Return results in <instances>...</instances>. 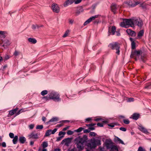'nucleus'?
I'll return each mask as SVG.
<instances>
[{
    "label": "nucleus",
    "instance_id": "obj_1",
    "mask_svg": "<svg viewBox=\"0 0 151 151\" xmlns=\"http://www.w3.org/2000/svg\"><path fill=\"white\" fill-rule=\"evenodd\" d=\"M75 141L78 151L83 150L84 145L86 147V151H91L101 145V139L92 137L88 139V136L86 134L83 135L82 137L78 136L75 139Z\"/></svg>",
    "mask_w": 151,
    "mask_h": 151
},
{
    "label": "nucleus",
    "instance_id": "obj_2",
    "mask_svg": "<svg viewBox=\"0 0 151 151\" xmlns=\"http://www.w3.org/2000/svg\"><path fill=\"white\" fill-rule=\"evenodd\" d=\"M104 146L103 147H99L100 149L99 151H105L104 147L107 150H109V151H119L120 150L119 147L115 145L114 143L110 139H107L105 140V142L103 144Z\"/></svg>",
    "mask_w": 151,
    "mask_h": 151
},
{
    "label": "nucleus",
    "instance_id": "obj_3",
    "mask_svg": "<svg viewBox=\"0 0 151 151\" xmlns=\"http://www.w3.org/2000/svg\"><path fill=\"white\" fill-rule=\"evenodd\" d=\"M48 97L45 96L43 97V98L45 99L46 100H48L52 99L55 101H60L61 100L60 98V95L58 92L53 90H50L48 91Z\"/></svg>",
    "mask_w": 151,
    "mask_h": 151
},
{
    "label": "nucleus",
    "instance_id": "obj_4",
    "mask_svg": "<svg viewBox=\"0 0 151 151\" xmlns=\"http://www.w3.org/2000/svg\"><path fill=\"white\" fill-rule=\"evenodd\" d=\"M134 18L123 19V22L120 23V26L125 28L128 27V26L132 27H133L134 26Z\"/></svg>",
    "mask_w": 151,
    "mask_h": 151
},
{
    "label": "nucleus",
    "instance_id": "obj_5",
    "mask_svg": "<svg viewBox=\"0 0 151 151\" xmlns=\"http://www.w3.org/2000/svg\"><path fill=\"white\" fill-rule=\"evenodd\" d=\"M108 47L111 48L112 50H116V53L118 55H119L120 47L118 42H115L111 43L109 44Z\"/></svg>",
    "mask_w": 151,
    "mask_h": 151
},
{
    "label": "nucleus",
    "instance_id": "obj_6",
    "mask_svg": "<svg viewBox=\"0 0 151 151\" xmlns=\"http://www.w3.org/2000/svg\"><path fill=\"white\" fill-rule=\"evenodd\" d=\"M134 26L135 25L138 26V27L141 28L142 27L143 23L142 19L139 18H134Z\"/></svg>",
    "mask_w": 151,
    "mask_h": 151
},
{
    "label": "nucleus",
    "instance_id": "obj_7",
    "mask_svg": "<svg viewBox=\"0 0 151 151\" xmlns=\"http://www.w3.org/2000/svg\"><path fill=\"white\" fill-rule=\"evenodd\" d=\"M124 3L127 5L129 7H134L136 6L139 4V1L135 2V3H134L131 1H126L124 2Z\"/></svg>",
    "mask_w": 151,
    "mask_h": 151
},
{
    "label": "nucleus",
    "instance_id": "obj_8",
    "mask_svg": "<svg viewBox=\"0 0 151 151\" xmlns=\"http://www.w3.org/2000/svg\"><path fill=\"white\" fill-rule=\"evenodd\" d=\"M116 28L114 26H113L111 27H109L108 31V36L111 35H114L115 33Z\"/></svg>",
    "mask_w": 151,
    "mask_h": 151
},
{
    "label": "nucleus",
    "instance_id": "obj_9",
    "mask_svg": "<svg viewBox=\"0 0 151 151\" xmlns=\"http://www.w3.org/2000/svg\"><path fill=\"white\" fill-rule=\"evenodd\" d=\"M141 50H132L131 54L130 55V57L131 58H133L134 56H139L142 53Z\"/></svg>",
    "mask_w": 151,
    "mask_h": 151
},
{
    "label": "nucleus",
    "instance_id": "obj_10",
    "mask_svg": "<svg viewBox=\"0 0 151 151\" xmlns=\"http://www.w3.org/2000/svg\"><path fill=\"white\" fill-rule=\"evenodd\" d=\"M52 8L54 12L58 13L60 12V8L58 5L56 4L53 3L52 5Z\"/></svg>",
    "mask_w": 151,
    "mask_h": 151
},
{
    "label": "nucleus",
    "instance_id": "obj_11",
    "mask_svg": "<svg viewBox=\"0 0 151 151\" xmlns=\"http://www.w3.org/2000/svg\"><path fill=\"white\" fill-rule=\"evenodd\" d=\"M40 134L39 132H37L35 133L34 132H31L29 135L30 138H32L35 139H38V136Z\"/></svg>",
    "mask_w": 151,
    "mask_h": 151
},
{
    "label": "nucleus",
    "instance_id": "obj_12",
    "mask_svg": "<svg viewBox=\"0 0 151 151\" xmlns=\"http://www.w3.org/2000/svg\"><path fill=\"white\" fill-rule=\"evenodd\" d=\"M126 32L128 35L134 37L136 35V32L130 29H127Z\"/></svg>",
    "mask_w": 151,
    "mask_h": 151
},
{
    "label": "nucleus",
    "instance_id": "obj_13",
    "mask_svg": "<svg viewBox=\"0 0 151 151\" xmlns=\"http://www.w3.org/2000/svg\"><path fill=\"white\" fill-rule=\"evenodd\" d=\"M71 142V138H68L63 139L61 142V143L62 144H65V145L67 146H68Z\"/></svg>",
    "mask_w": 151,
    "mask_h": 151
},
{
    "label": "nucleus",
    "instance_id": "obj_14",
    "mask_svg": "<svg viewBox=\"0 0 151 151\" xmlns=\"http://www.w3.org/2000/svg\"><path fill=\"white\" fill-rule=\"evenodd\" d=\"M140 116V115L139 113H134L131 116L129 117V118L135 120H137L139 118Z\"/></svg>",
    "mask_w": 151,
    "mask_h": 151
},
{
    "label": "nucleus",
    "instance_id": "obj_15",
    "mask_svg": "<svg viewBox=\"0 0 151 151\" xmlns=\"http://www.w3.org/2000/svg\"><path fill=\"white\" fill-rule=\"evenodd\" d=\"M114 141L116 143H118L122 145H124V143L123 140L117 136H115V137L114 139Z\"/></svg>",
    "mask_w": 151,
    "mask_h": 151
},
{
    "label": "nucleus",
    "instance_id": "obj_16",
    "mask_svg": "<svg viewBox=\"0 0 151 151\" xmlns=\"http://www.w3.org/2000/svg\"><path fill=\"white\" fill-rule=\"evenodd\" d=\"M138 129L140 131L145 134H147L149 133L147 129L142 126H139Z\"/></svg>",
    "mask_w": 151,
    "mask_h": 151
},
{
    "label": "nucleus",
    "instance_id": "obj_17",
    "mask_svg": "<svg viewBox=\"0 0 151 151\" xmlns=\"http://www.w3.org/2000/svg\"><path fill=\"white\" fill-rule=\"evenodd\" d=\"M75 0H66L63 4V6L66 7L69 5L72 4L74 2Z\"/></svg>",
    "mask_w": 151,
    "mask_h": 151
},
{
    "label": "nucleus",
    "instance_id": "obj_18",
    "mask_svg": "<svg viewBox=\"0 0 151 151\" xmlns=\"http://www.w3.org/2000/svg\"><path fill=\"white\" fill-rule=\"evenodd\" d=\"M66 133L65 132H62V131H60V132L59 134L58 135H60L61 134H62L63 135H62L61 136H59L57 138V139L56 141H59L61 140V139L64 137V135Z\"/></svg>",
    "mask_w": 151,
    "mask_h": 151
},
{
    "label": "nucleus",
    "instance_id": "obj_19",
    "mask_svg": "<svg viewBox=\"0 0 151 151\" xmlns=\"http://www.w3.org/2000/svg\"><path fill=\"white\" fill-rule=\"evenodd\" d=\"M10 45V43L9 40H7L4 42V44L1 45V46L5 49H6L8 47V46Z\"/></svg>",
    "mask_w": 151,
    "mask_h": 151
},
{
    "label": "nucleus",
    "instance_id": "obj_20",
    "mask_svg": "<svg viewBox=\"0 0 151 151\" xmlns=\"http://www.w3.org/2000/svg\"><path fill=\"white\" fill-rule=\"evenodd\" d=\"M58 121V118L57 117H53L51 119H50L49 121L47 122H46V124H48L50 122H57Z\"/></svg>",
    "mask_w": 151,
    "mask_h": 151
},
{
    "label": "nucleus",
    "instance_id": "obj_21",
    "mask_svg": "<svg viewBox=\"0 0 151 151\" xmlns=\"http://www.w3.org/2000/svg\"><path fill=\"white\" fill-rule=\"evenodd\" d=\"M144 30L142 29L140 30L138 33L137 37L138 38H141L143 35L144 34Z\"/></svg>",
    "mask_w": 151,
    "mask_h": 151
},
{
    "label": "nucleus",
    "instance_id": "obj_22",
    "mask_svg": "<svg viewBox=\"0 0 151 151\" xmlns=\"http://www.w3.org/2000/svg\"><path fill=\"white\" fill-rule=\"evenodd\" d=\"M19 140L20 143L24 144L26 141V138L23 136L20 137Z\"/></svg>",
    "mask_w": 151,
    "mask_h": 151
},
{
    "label": "nucleus",
    "instance_id": "obj_23",
    "mask_svg": "<svg viewBox=\"0 0 151 151\" xmlns=\"http://www.w3.org/2000/svg\"><path fill=\"white\" fill-rule=\"evenodd\" d=\"M28 41L32 44H35L37 42V40L34 38L29 37L28 38Z\"/></svg>",
    "mask_w": 151,
    "mask_h": 151
},
{
    "label": "nucleus",
    "instance_id": "obj_24",
    "mask_svg": "<svg viewBox=\"0 0 151 151\" xmlns=\"http://www.w3.org/2000/svg\"><path fill=\"white\" fill-rule=\"evenodd\" d=\"M83 9L82 7H79L76 10V16H78L81 13L83 12Z\"/></svg>",
    "mask_w": 151,
    "mask_h": 151
},
{
    "label": "nucleus",
    "instance_id": "obj_25",
    "mask_svg": "<svg viewBox=\"0 0 151 151\" xmlns=\"http://www.w3.org/2000/svg\"><path fill=\"white\" fill-rule=\"evenodd\" d=\"M111 7L112 11L114 12L117 9L116 4L114 3H112L111 6Z\"/></svg>",
    "mask_w": 151,
    "mask_h": 151
},
{
    "label": "nucleus",
    "instance_id": "obj_26",
    "mask_svg": "<svg viewBox=\"0 0 151 151\" xmlns=\"http://www.w3.org/2000/svg\"><path fill=\"white\" fill-rule=\"evenodd\" d=\"M101 44V43L99 41L97 44L93 45L92 47V49L94 50L97 49L98 47H99Z\"/></svg>",
    "mask_w": 151,
    "mask_h": 151
},
{
    "label": "nucleus",
    "instance_id": "obj_27",
    "mask_svg": "<svg viewBox=\"0 0 151 151\" xmlns=\"http://www.w3.org/2000/svg\"><path fill=\"white\" fill-rule=\"evenodd\" d=\"M12 139L13 143L14 144H15L17 143L18 141V136L17 135H16Z\"/></svg>",
    "mask_w": 151,
    "mask_h": 151
},
{
    "label": "nucleus",
    "instance_id": "obj_28",
    "mask_svg": "<svg viewBox=\"0 0 151 151\" xmlns=\"http://www.w3.org/2000/svg\"><path fill=\"white\" fill-rule=\"evenodd\" d=\"M119 124H118L117 122H114L109 124L108 125V126L112 128L114 127L116 125H119Z\"/></svg>",
    "mask_w": 151,
    "mask_h": 151
},
{
    "label": "nucleus",
    "instance_id": "obj_29",
    "mask_svg": "<svg viewBox=\"0 0 151 151\" xmlns=\"http://www.w3.org/2000/svg\"><path fill=\"white\" fill-rule=\"evenodd\" d=\"M42 145L43 148H45L47 147L48 145L47 142L46 141L43 142L42 144Z\"/></svg>",
    "mask_w": 151,
    "mask_h": 151
},
{
    "label": "nucleus",
    "instance_id": "obj_30",
    "mask_svg": "<svg viewBox=\"0 0 151 151\" xmlns=\"http://www.w3.org/2000/svg\"><path fill=\"white\" fill-rule=\"evenodd\" d=\"M0 37L3 38H5L6 37L5 32L0 31Z\"/></svg>",
    "mask_w": 151,
    "mask_h": 151
},
{
    "label": "nucleus",
    "instance_id": "obj_31",
    "mask_svg": "<svg viewBox=\"0 0 151 151\" xmlns=\"http://www.w3.org/2000/svg\"><path fill=\"white\" fill-rule=\"evenodd\" d=\"M51 129H49L46 131L45 133V136H50V134H52L51 133Z\"/></svg>",
    "mask_w": 151,
    "mask_h": 151
},
{
    "label": "nucleus",
    "instance_id": "obj_32",
    "mask_svg": "<svg viewBox=\"0 0 151 151\" xmlns=\"http://www.w3.org/2000/svg\"><path fill=\"white\" fill-rule=\"evenodd\" d=\"M48 93V91L47 90H44L42 91L41 92V94L42 96H44Z\"/></svg>",
    "mask_w": 151,
    "mask_h": 151
},
{
    "label": "nucleus",
    "instance_id": "obj_33",
    "mask_svg": "<svg viewBox=\"0 0 151 151\" xmlns=\"http://www.w3.org/2000/svg\"><path fill=\"white\" fill-rule=\"evenodd\" d=\"M84 128L82 127H80L78 129L75 130V131L77 132H81L84 129Z\"/></svg>",
    "mask_w": 151,
    "mask_h": 151
},
{
    "label": "nucleus",
    "instance_id": "obj_34",
    "mask_svg": "<svg viewBox=\"0 0 151 151\" xmlns=\"http://www.w3.org/2000/svg\"><path fill=\"white\" fill-rule=\"evenodd\" d=\"M124 123L125 124H129L130 123V121L128 119H124L123 120Z\"/></svg>",
    "mask_w": 151,
    "mask_h": 151
},
{
    "label": "nucleus",
    "instance_id": "obj_35",
    "mask_svg": "<svg viewBox=\"0 0 151 151\" xmlns=\"http://www.w3.org/2000/svg\"><path fill=\"white\" fill-rule=\"evenodd\" d=\"M134 99L133 98H130L127 100V102H133L134 101Z\"/></svg>",
    "mask_w": 151,
    "mask_h": 151
},
{
    "label": "nucleus",
    "instance_id": "obj_36",
    "mask_svg": "<svg viewBox=\"0 0 151 151\" xmlns=\"http://www.w3.org/2000/svg\"><path fill=\"white\" fill-rule=\"evenodd\" d=\"M43 128V125H37L36 127V129H42Z\"/></svg>",
    "mask_w": 151,
    "mask_h": 151
},
{
    "label": "nucleus",
    "instance_id": "obj_37",
    "mask_svg": "<svg viewBox=\"0 0 151 151\" xmlns=\"http://www.w3.org/2000/svg\"><path fill=\"white\" fill-rule=\"evenodd\" d=\"M131 48L132 49H134L136 47V44L135 42L131 43Z\"/></svg>",
    "mask_w": 151,
    "mask_h": 151
},
{
    "label": "nucleus",
    "instance_id": "obj_38",
    "mask_svg": "<svg viewBox=\"0 0 151 151\" xmlns=\"http://www.w3.org/2000/svg\"><path fill=\"white\" fill-rule=\"evenodd\" d=\"M91 91V90H90V89L89 88H87L85 90H82L81 91H79L78 92V93L79 94H80V93L81 91H82V92H83V93H85L86 92V91H87V92H89V91Z\"/></svg>",
    "mask_w": 151,
    "mask_h": 151
},
{
    "label": "nucleus",
    "instance_id": "obj_39",
    "mask_svg": "<svg viewBox=\"0 0 151 151\" xmlns=\"http://www.w3.org/2000/svg\"><path fill=\"white\" fill-rule=\"evenodd\" d=\"M10 58V56L8 55H6L4 57V61H5L8 60Z\"/></svg>",
    "mask_w": 151,
    "mask_h": 151
},
{
    "label": "nucleus",
    "instance_id": "obj_40",
    "mask_svg": "<svg viewBox=\"0 0 151 151\" xmlns=\"http://www.w3.org/2000/svg\"><path fill=\"white\" fill-rule=\"evenodd\" d=\"M89 135L91 136H95L96 135V134L94 132H90L89 133Z\"/></svg>",
    "mask_w": 151,
    "mask_h": 151
},
{
    "label": "nucleus",
    "instance_id": "obj_41",
    "mask_svg": "<svg viewBox=\"0 0 151 151\" xmlns=\"http://www.w3.org/2000/svg\"><path fill=\"white\" fill-rule=\"evenodd\" d=\"M23 111L22 109H21L20 110H19V111H18L16 113V115L17 116L18 115H19L20 113L23 112Z\"/></svg>",
    "mask_w": 151,
    "mask_h": 151
},
{
    "label": "nucleus",
    "instance_id": "obj_42",
    "mask_svg": "<svg viewBox=\"0 0 151 151\" xmlns=\"http://www.w3.org/2000/svg\"><path fill=\"white\" fill-rule=\"evenodd\" d=\"M69 30H67L65 32L64 34L63 35V37H65L66 36H67V35H68V33L69 32Z\"/></svg>",
    "mask_w": 151,
    "mask_h": 151
},
{
    "label": "nucleus",
    "instance_id": "obj_43",
    "mask_svg": "<svg viewBox=\"0 0 151 151\" xmlns=\"http://www.w3.org/2000/svg\"><path fill=\"white\" fill-rule=\"evenodd\" d=\"M39 27V26L36 24H33L32 25V28L34 29H36V28H38Z\"/></svg>",
    "mask_w": 151,
    "mask_h": 151
},
{
    "label": "nucleus",
    "instance_id": "obj_44",
    "mask_svg": "<svg viewBox=\"0 0 151 151\" xmlns=\"http://www.w3.org/2000/svg\"><path fill=\"white\" fill-rule=\"evenodd\" d=\"M96 124V123H91L89 124H86V126L87 127H92L95 125Z\"/></svg>",
    "mask_w": 151,
    "mask_h": 151
},
{
    "label": "nucleus",
    "instance_id": "obj_45",
    "mask_svg": "<svg viewBox=\"0 0 151 151\" xmlns=\"http://www.w3.org/2000/svg\"><path fill=\"white\" fill-rule=\"evenodd\" d=\"M145 88L147 89L151 88V82L149 83L146 86Z\"/></svg>",
    "mask_w": 151,
    "mask_h": 151
},
{
    "label": "nucleus",
    "instance_id": "obj_46",
    "mask_svg": "<svg viewBox=\"0 0 151 151\" xmlns=\"http://www.w3.org/2000/svg\"><path fill=\"white\" fill-rule=\"evenodd\" d=\"M137 151H145V150L142 147L140 146L138 148Z\"/></svg>",
    "mask_w": 151,
    "mask_h": 151
},
{
    "label": "nucleus",
    "instance_id": "obj_47",
    "mask_svg": "<svg viewBox=\"0 0 151 151\" xmlns=\"http://www.w3.org/2000/svg\"><path fill=\"white\" fill-rule=\"evenodd\" d=\"M85 120H86V121L85 122H86V123L87 122H88L91 121L92 120V118H91V117L85 119Z\"/></svg>",
    "mask_w": 151,
    "mask_h": 151
},
{
    "label": "nucleus",
    "instance_id": "obj_48",
    "mask_svg": "<svg viewBox=\"0 0 151 151\" xmlns=\"http://www.w3.org/2000/svg\"><path fill=\"white\" fill-rule=\"evenodd\" d=\"M90 22L89 20L88 19L87 20H86L84 23L83 24V25L85 26L87 24L89 23Z\"/></svg>",
    "mask_w": 151,
    "mask_h": 151
},
{
    "label": "nucleus",
    "instance_id": "obj_49",
    "mask_svg": "<svg viewBox=\"0 0 151 151\" xmlns=\"http://www.w3.org/2000/svg\"><path fill=\"white\" fill-rule=\"evenodd\" d=\"M42 147H40L38 151H47V149L45 148H43L42 149Z\"/></svg>",
    "mask_w": 151,
    "mask_h": 151
},
{
    "label": "nucleus",
    "instance_id": "obj_50",
    "mask_svg": "<svg viewBox=\"0 0 151 151\" xmlns=\"http://www.w3.org/2000/svg\"><path fill=\"white\" fill-rule=\"evenodd\" d=\"M9 136L10 138H13L14 136V134L13 133L10 132L9 134Z\"/></svg>",
    "mask_w": 151,
    "mask_h": 151
},
{
    "label": "nucleus",
    "instance_id": "obj_51",
    "mask_svg": "<svg viewBox=\"0 0 151 151\" xmlns=\"http://www.w3.org/2000/svg\"><path fill=\"white\" fill-rule=\"evenodd\" d=\"M58 129L57 128H55L53 130H52L51 133L52 134H53L55 133L57 131Z\"/></svg>",
    "mask_w": 151,
    "mask_h": 151
},
{
    "label": "nucleus",
    "instance_id": "obj_52",
    "mask_svg": "<svg viewBox=\"0 0 151 151\" xmlns=\"http://www.w3.org/2000/svg\"><path fill=\"white\" fill-rule=\"evenodd\" d=\"M34 127V125L33 124H31L29 126V127L30 129H33Z\"/></svg>",
    "mask_w": 151,
    "mask_h": 151
},
{
    "label": "nucleus",
    "instance_id": "obj_53",
    "mask_svg": "<svg viewBox=\"0 0 151 151\" xmlns=\"http://www.w3.org/2000/svg\"><path fill=\"white\" fill-rule=\"evenodd\" d=\"M82 1V0H75L74 2L75 4H78L80 3Z\"/></svg>",
    "mask_w": 151,
    "mask_h": 151
},
{
    "label": "nucleus",
    "instance_id": "obj_54",
    "mask_svg": "<svg viewBox=\"0 0 151 151\" xmlns=\"http://www.w3.org/2000/svg\"><path fill=\"white\" fill-rule=\"evenodd\" d=\"M119 129L120 130L122 131L123 132H125L127 130V129L125 128L124 127H120L119 128Z\"/></svg>",
    "mask_w": 151,
    "mask_h": 151
},
{
    "label": "nucleus",
    "instance_id": "obj_55",
    "mask_svg": "<svg viewBox=\"0 0 151 151\" xmlns=\"http://www.w3.org/2000/svg\"><path fill=\"white\" fill-rule=\"evenodd\" d=\"M14 114H15L14 112V111L12 110H10L9 111V114L10 115H11V116L13 115Z\"/></svg>",
    "mask_w": 151,
    "mask_h": 151
},
{
    "label": "nucleus",
    "instance_id": "obj_56",
    "mask_svg": "<svg viewBox=\"0 0 151 151\" xmlns=\"http://www.w3.org/2000/svg\"><path fill=\"white\" fill-rule=\"evenodd\" d=\"M73 133V132L70 130H69L67 132V134L68 135H71Z\"/></svg>",
    "mask_w": 151,
    "mask_h": 151
},
{
    "label": "nucleus",
    "instance_id": "obj_57",
    "mask_svg": "<svg viewBox=\"0 0 151 151\" xmlns=\"http://www.w3.org/2000/svg\"><path fill=\"white\" fill-rule=\"evenodd\" d=\"M83 132L84 133H88L90 132V130L88 128V129L84 130Z\"/></svg>",
    "mask_w": 151,
    "mask_h": 151
},
{
    "label": "nucleus",
    "instance_id": "obj_58",
    "mask_svg": "<svg viewBox=\"0 0 151 151\" xmlns=\"http://www.w3.org/2000/svg\"><path fill=\"white\" fill-rule=\"evenodd\" d=\"M97 125L100 127H103L104 126L103 123H98L97 124Z\"/></svg>",
    "mask_w": 151,
    "mask_h": 151
},
{
    "label": "nucleus",
    "instance_id": "obj_59",
    "mask_svg": "<svg viewBox=\"0 0 151 151\" xmlns=\"http://www.w3.org/2000/svg\"><path fill=\"white\" fill-rule=\"evenodd\" d=\"M67 151H77V149L75 147H74L72 148L71 150H70L69 149L67 150Z\"/></svg>",
    "mask_w": 151,
    "mask_h": 151
},
{
    "label": "nucleus",
    "instance_id": "obj_60",
    "mask_svg": "<svg viewBox=\"0 0 151 151\" xmlns=\"http://www.w3.org/2000/svg\"><path fill=\"white\" fill-rule=\"evenodd\" d=\"M129 39L130 41L131 42V43H132L133 42H135V39L133 38L132 37H130Z\"/></svg>",
    "mask_w": 151,
    "mask_h": 151
},
{
    "label": "nucleus",
    "instance_id": "obj_61",
    "mask_svg": "<svg viewBox=\"0 0 151 151\" xmlns=\"http://www.w3.org/2000/svg\"><path fill=\"white\" fill-rule=\"evenodd\" d=\"M19 52L16 50L14 52L13 54V55L16 56H17V55H19Z\"/></svg>",
    "mask_w": 151,
    "mask_h": 151
},
{
    "label": "nucleus",
    "instance_id": "obj_62",
    "mask_svg": "<svg viewBox=\"0 0 151 151\" xmlns=\"http://www.w3.org/2000/svg\"><path fill=\"white\" fill-rule=\"evenodd\" d=\"M116 35L117 36H119L120 35V31L118 30L116 31Z\"/></svg>",
    "mask_w": 151,
    "mask_h": 151
},
{
    "label": "nucleus",
    "instance_id": "obj_63",
    "mask_svg": "<svg viewBox=\"0 0 151 151\" xmlns=\"http://www.w3.org/2000/svg\"><path fill=\"white\" fill-rule=\"evenodd\" d=\"M101 121L103 123H107L108 122V121L102 118V119Z\"/></svg>",
    "mask_w": 151,
    "mask_h": 151
},
{
    "label": "nucleus",
    "instance_id": "obj_64",
    "mask_svg": "<svg viewBox=\"0 0 151 151\" xmlns=\"http://www.w3.org/2000/svg\"><path fill=\"white\" fill-rule=\"evenodd\" d=\"M90 22H91L92 20H93L95 19L94 17L93 16H92L91 17H90L89 18H88Z\"/></svg>",
    "mask_w": 151,
    "mask_h": 151
}]
</instances>
